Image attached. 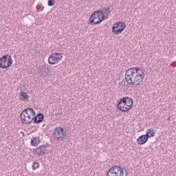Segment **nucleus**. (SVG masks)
Returning <instances> with one entry per match:
<instances>
[{"label":"nucleus","instance_id":"f257e3e1","mask_svg":"<svg viewBox=\"0 0 176 176\" xmlns=\"http://www.w3.org/2000/svg\"><path fill=\"white\" fill-rule=\"evenodd\" d=\"M145 78L144 69L138 67L128 69L125 72V80L129 86H138L142 83Z\"/></svg>","mask_w":176,"mask_h":176},{"label":"nucleus","instance_id":"f03ea898","mask_svg":"<svg viewBox=\"0 0 176 176\" xmlns=\"http://www.w3.org/2000/svg\"><path fill=\"white\" fill-rule=\"evenodd\" d=\"M34 115H35V110L32 108H28L23 110L20 115L22 124H31L34 121Z\"/></svg>","mask_w":176,"mask_h":176},{"label":"nucleus","instance_id":"7ed1b4c3","mask_svg":"<svg viewBox=\"0 0 176 176\" xmlns=\"http://www.w3.org/2000/svg\"><path fill=\"white\" fill-rule=\"evenodd\" d=\"M133 99L129 97L122 98L118 103L117 108L121 112H127L133 108Z\"/></svg>","mask_w":176,"mask_h":176},{"label":"nucleus","instance_id":"20e7f679","mask_svg":"<svg viewBox=\"0 0 176 176\" xmlns=\"http://www.w3.org/2000/svg\"><path fill=\"white\" fill-rule=\"evenodd\" d=\"M105 19L104 12L97 10L95 11L89 17V24H100Z\"/></svg>","mask_w":176,"mask_h":176},{"label":"nucleus","instance_id":"39448f33","mask_svg":"<svg viewBox=\"0 0 176 176\" xmlns=\"http://www.w3.org/2000/svg\"><path fill=\"white\" fill-rule=\"evenodd\" d=\"M54 138L56 141H64L67 140V131L60 127H56L53 133Z\"/></svg>","mask_w":176,"mask_h":176},{"label":"nucleus","instance_id":"423d86ee","mask_svg":"<svg viewBox=\"0 0 176 176\" xmlns=\"http://www.w3.org/2000/svg\"><path fill=\"white\" fill-rule=\"evenodd\" d=\"M13 64V59L10 55H4L0 58V68H9Z\"/></svg>","mask_w":176,"mask_h":176},{"label":"nucleus","instance_id":"0eeeda50","mask_svg":"<svg viewBox=\"0 0 176 176\" xmlns=\"http://www.w3.org/2000/svg\"><path fill=\"white\" fill-rule=\"evenodd\" d=\"M123 169L120 166H114L107 172V176H123Z\"/></svg>","mask_w":176,"mask_h":176},{"label":"nucleus","instance_id":"6e6552de","mask_svg":"<svg viewBox=\"0 0 176 176\" xmlns=\"http://www.w3.org/2000/svg\"><path fill=\"white\" fill-rule=\"evenodd\" d=\"M61 60H63V54L56 52L50 56L48 63L51 65H54V64H58V61Z\"/></svg>","mask_w":176,"mask_h":176},{"label":"nucleus","instance_id":"1a4fd4ad","mask_svg":"<svg viewBox=\"0 0 176 176\" xmlns=\"http://www.w3.org/2000/svg\"><path fill=\"white\" fill-rule=\"evenodd\" d=\"M126 28V23L123 22H118L113 24L112 28V32L114 34H119V32H122L123 30Z\"/></svg>","mask_w":176,"mask_h":176},{"label":"nucleus","instance_id":"9d476101","mask_svg":"<svg viewBox=\"0 0 176 176\" xmlns=\"http://www.w3.org/2000/svg\"><path fill=\"white\" fill-rule=\"evenodd\" d=\"M47 146L45 145L39 146L36 148L34 149V153L38 156H43L46 152H47Z\"/></svg>","mask_w":176,"mask_h":176},{"label":"nucleus","instance_id":"9b49d317","mask_svg":"<svg viewBox=\"0 0 176 176\" xmlns=\"http://www.w3.org/2000/svg\"><path fill=\"white\" fill-rule=\"evenodd\" d=\"M44 119L45 116L42 113H39L36 116L34 115V123H42Z\"/></svg>","mask_w":176,"mask_h":176},{"label":"nucleus","instance_id":"f8f14e48","mask_svg":"<svg viewBox=\"0 0 176 176\" xmlns=\"http://www.w3.org/2000/svg\"><path fill=\"white\" fill-rule=\"evenodd\" d=\"M146 142H148L147 138L144 137V135H140L137 140V143L139 145H144V144H146Z\"/></svg>","mask_w":176,"mask_h":176},{"label":"nucleus","instance_id":"ddd939ff","mask_svg":"<svg viewBox=\"0 0 176 176\" xmlns=\"http://www.w3.org/2000/svg\"><path fill=\"white\" fill-rule=\"evenodd\" d=\"M154 135H155V131L153 130V129H148L146 131V135H143V136L147 138V141L148 138H151V137H153Z\"/></svg>","mask_w":176,"mask_h":176},{"label":"nucleus","instance_id":"4468645a","mask_svg":"<svg viewBox=\"0 0 176 176\" xmlns=\"http://www.w3.org/2000/svg\"><path fill=\"white\" fill-rule=\"evenodd\" d=\"M40 142H41V140H39V137H34L31 140V146H36L37 145H39Z\"/></svg>","mask_w":176,"mask_h":176},{"label":"nucleus","instance_id":"2eb2a0df","mask_svg":"<svg viewBox=\"0 0 176 176\" xmlns=\"http://www.w3.org/2000/svg\"><path fill=\"white\" fill-rule=\"evenodd\" d=\"M19 100L21 101H28V94L27 93L22 91L19 95Z\"/></svg>","mask_w":176,"mask_h":176},{"label":"nucleus","instance_id":"dca6fc26","mask_svg":"<svg viewBox=\"0 0 176 176\" xmlns=\"http://www.w3.org/2000/svg\"><path fill=\"white\" fill-rule=\"evenodd\" d=\"M102 13H104V16H107V17L111 14V6H107L102 10Z\"/></svg>","mask_w":176,"mask_h":176},{"label":"nucleus","instance_id":"f3484780","mask_svg":"<svg viewBox=\"0 0 176 176\" xmlns=\"http://www.w3.org/2000/svg\"><path fill=\"white\" fill-rule=\"evenodd\" d=\"M49 66L47 65L43 64L39 66L40 72H49L47 70Z\"/></svg>","mask_w":176,"mask_h":176},{"label":"nucleus","instance_id":"a211bd4d","mask_svg":"<svg viewBox=\"0 0 176 176\" xmlns=\"http://www.w3.org/2000/svg\"><path fill=\"white\" fill-rule=\"evenodd\" d=\"M32 168H33V170H36V168H39V163L34 162V164L32 165Z\"/></svg>","mask_w":176,"mask_h":176},{"label":"nucleus","instance_id":"6ab92c4d","mask_svg":"<svg viewBox=\"0 0 176 176\" xmlns=\"http://www.w3.org/2000/svg\"><path fill=\"white\" fill-rule=\"evenodd\" d=\"M56 1L55 0H49L48 1V6H53L54 5Z\"/></svg>","mask_w":176,"mask_h":176},{"label":"nucleus","instance_id":"aec40b11","mask_svg":"<svg viewBox=\"0 0 176 176\" xmlns=\"http://www.w3.org/2000/svg\"><path fill=\"white\" fill-rule=\"evenodd\" d=\"M124 86V81H121L120 83H119V85H118V86H119V87H120V86Z\"/></svg>","mask_w":176,"mask_h":176},{"label":"nucleus","instance_id":"412c9836","mask_svg":"<svg viewBox=\"0 0 176 176\" xmlns=\"http://www.w3.org/2000/svg\"><path fill=\"white\" fill-rule=\"evenodd\" d=\"M95 21H98V19H95Z\"/></svg>","mask_w":176,"mask_h":176},{"label":"nucleus","instance_id":"4be33fe9","mask_svg":"<svg viewBox=\"0 0 176 176\" xmlns=\"http://www.w3.org/2000/svg\"><path fill=\"white\" fill-rule=\"evenodd\" d=\"M62 114H63V113H60L59 115H62Z\"/></svg>","mask_w":176,"mask_h":176},{"label":"nucleus","instance_id":"5701e85b","mask_svg":"<svg viewBox=\"0 0 176 176\" xmlns=\"http://www.w3.org/2000/svg\"><path fill=\"white\" fill-rule=\"evenodd\" d=\"M152 134V132H150V135Z\"/></svg>","mask_w":176,"mask_h":176},{"label":"nucleus","instance_id":"b1692460","mask_svg":"<svg viewBox=\"0 0 176 176\" xmlns=\"http://www.w3.org/2000/svg\"><path fill=\"white\" fill-rule=\"evenodd\" d=\"M86 1H90V0H86Z\"/></svg>","mask_w":176,"mask_h":176}]
</instances>
